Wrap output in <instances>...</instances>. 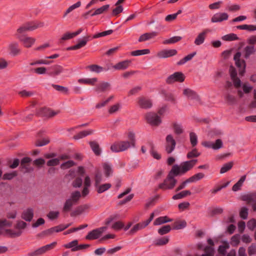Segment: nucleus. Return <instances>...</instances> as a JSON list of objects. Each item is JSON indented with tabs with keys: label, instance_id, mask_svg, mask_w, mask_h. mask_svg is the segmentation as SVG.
I'll return each mask as SVG.
<instances>
[{
	"label": "nucleus",
	"instance_id": "f257e3e1",
	"mask_svg": "<svg viewBox=\"0 0 256 256\" xmlns=\"http://www.w3.org/2000/svg\"><path fill=\"white\" fill-rule=\"evenodd\" d=\"M198 162V160L194 159L184 162L180 165L174 164L172 168V172L175 176L182 175L190 170Z\"/></svg>",
	"mask_w": 256,
	"mask_h": 256
},
{
	"label": "nucleus",
	"instance_id": "f03ea898",
	"mask_svg": "<svg viewBox=\"0 0 256 256\" xmlns=\"http://www.w3.org/2000/svg\"><path fill=\"white\" fill-rule=\"evenodd\" d=\"M174 176H176L172 172L171 170L164 182L159 184V188L163 190L172 189L177 182L176 180L174 178Z\"/></svg>",
	"mask_w": 256,
	"mask_h": 256
},
{
	"label": "nucleus",
	"instance_id": "7ed1b4c3",
	"mask_svg": "<svg viewBox=\"0 0 256 256\" xmlns=\"http://www.w3.org/2000/svg\"><path fill=\"white\" fill-rule=\"evenodd\" d=\"M81 194L79 191L72 192L70 198L65 202V212L71 210L72 206L78 203Z\"/></svg>",
	"mask_w": 256,
	"mask_h": 256
},
{
	"label": "nucleus",
	"instance_id": "20e7f679",
	"mask_svg": "<svg viewBox=\"0 0 256 256\" xmlns=\"http://www.w3.org/2000/svg\"><path fill=\"white\" fill-rule=\"evenodd\" d=\"M44 26V23L42 22H32L26 23L17 30L18 34H23L27 31H32L38 28H42Z\"/></svg>",
	"mask_w": 256,
	"mask_h": 256
},
{
	"label": "nucleus",
	"instance_id": "39448f33",
	"mask_svg": "<svg viewBox=\"0 0 256 256\" xmlns=\"http://www.w3.org/2000/svg\"><path fill=\"white\" fill-rule=\"evenodd\" d=\"M132 147L128 141H119L114 142L110 146V150L114 152H118L126 150Z\"/></svg>",
	"mask_w": 256,
	"mask_h": 256
},
{
	"label": "nucleus",
	"instance_id": "423d86ee",
	"mask_svg": "<svg viewBox=\"0 0 256 256\" xmlns=\"http://www.w3.org/2000/svg\"><path fill=\"white\" fill-rule=\"evenodd\" d=\"M184 80L185 76L184 74L182 72H178L170 75L166 79V82L168 84H170L176 82H182Z\"/></svg>",
	"mask_w": 256,
	"mask_h": 256
},
{
	"label": "nucleus",
	"instance_id": "0eeeda50",
	"mask_svg": "<svg viewBox=\"0 0 256 256\" xmlns=\"http://www.w3.org/2000/svg\"><path fill=\"white\" fill-rule=\"evenodd\" d=\"M56 244V242H53L50 244H46L44 246H43L36 250L29 252L28 254V256H38L41 254H42L54 248Z\"/></svg>",
	"mask_w": 256,
	"mask_h": 256
},
{
	"label": "nucleus",
	"instance_id": "6e6552de",
	"mask_svg": "<svg viewBox=\"0 0 256 256\" xmlns=\"http://www.w3.org/2000/svg\"><path fill=\"white\" fill-rule=\"evenodd\" d=\"M154 216V213L152 212L150 214V217L148 219L134 225L129 232L130 234H133L138 230H142L148 226L150 222L153 220Z\"/></svg>",
	"mask_w": 256,
	"mask_h": 256
},
{
	"label": "nucleus",
	"instance_id": "1a4fd4ad",
	"mask_svg": "<svg viewBox=\"0 0 256 256\" xmlns=\"http://www.w3.org/2000/svg\"><path fill=\"white\" fill-rule=\"evenodd\" d=\"M107 228L106 226L100 227L90 232L86 236V239L88 240H93L98 239L100 237L102 234L106 231Z\"/></svg>",
	"mask_w": 256,
	"mask_h": 256
},
{
	"label": "nucleus",
	"instance_id": "9d476101",
	"mask_svg": "<svg viewBox=\"0 0 256 256\" xmlns=\"http://www.w3.org/2000/svg\"><path fill=\"white\" fill-rule=\"evenodd\" d=\"M146 118L147 122L152 126H158L162 122L160 117L154 112L146 114Z\"/></svg>",
	"mask_w": 256,
	"mask_h": 256
},
{
	"label": "nucleus",
	"instance_id": "9b49d317",
	"mask_svg": "<svg viewBox=\"0 0 256 256\" xmlns=\"http://www.w3.org/2000/svg\"><path fill=\"white\" fill-rule=\"evenodd\" d=\"M176 142L172 134H168L166 138L165 150L168 154H171L175 148Z\"/></svg>",
	"mask_w": 256,
	"mask_h": 256
},
{
	"label": "nucleus",
	"instance_id": "f8f14e48",
	"mask_svg": "<svg viewBox=\"0 0 256 256\" xmlns=\"http://www.w3.org/2000/svg\"><path fill=\"white\" fill-rule=\"evenodd\" d=\"M138 100V106L142 108H150L152 106V100L150 99L146 98L145 97L140 96L139 97Z\"/></svg>",
	"mask_w": 256,
	"mask_h": 256
},
{
	"label": "nucleus",
	"instance_id": "ddd939ff",
	"mask_svg": "<svg viewBox=\"0 0 256 256\" xmlns=\"http://www.w3.org/2000/svg\"><path fill=\"white\" fill-rule=\"evenodd\" d=\"M177 54L176 50H164L157 53V56L160 58H164L176 55Z\"/></svg>",
	"mask_w": 256,
	"mask_h": 256
},
{
	"label": "nucleus",
	"instance_id": "4468645a",
	"mask_svg": "<svg viewBox=\"0 0 256 256\" xmlns=\"http://www.w3.org/2000/svg\"><path fill=\"white\" fill-rule=\"evenodd\" d=\"M228 18V15L226 12H218L215 14L211 18L212 22H220L226 20Z\"/></svg>",
	"mask_w": 256,
	"mask_h": 256
},
{
	"label": "nucleus",
	"instance_id": "2eb2a0df",
	"mask_svg": "<svg viewBox=\"0 0 256 256\" xmlns=\"http://www.w3.org/2000/svg\"><path fill=\"white\" fill-rule=\"evenodd\" d=\"M56 112L47 108H41L37 112V114L40 116L46 118H50L56 115Z\"/></svg>",
	"mask_w": 256,
	"mask_h": 256
},
{
	"label": "nucleus",
	"instance_id": "dca6fc26",
	"mask_svg": "<svg viewBox=\"0 0 256 256\" xmlns=\"http://www.w3.org/2000/svg\"><path fill=\"white\" fill-rule=\"evenodd\" d=\"M18 38L26 48H30L35 42L36 39L32 37H22L18 36Z\"/></svg>",
	"mask_w": 256,
	"mask_h": 256
},
{
	"label": "nucleus",
	"instance_id": "f3484780",
	"mask_svg": "<svg viewBox=\"0 0 256 256\" xmlns=\"http://www.w3.org/2000/svg\"><path fill=\"white\" fill-rule=\"evenodd\" d=\"M210 32V30L206 29L200 33L194 40V44L196 46H200L203 44L206 38V34Z\"/></svg>",
	"mask_w": 256,
	"mask_h": 256
},
{
	"label": "nucleus",
	"instance_id": "a211bd4d",
	"mask_svg": "<svg viewBox=\"0 0 256 256\" xmlns=\"http://www.w3.org/2000/svg\"><path fill=\"white\" fill-rule=\"evenodd\" d=\"M89 38L90 36H86L84 37L82 39L80 40L76 44L68 47L66 48V50H76L84 46L88 41Z\"/></svg>",
	"mask_w": 256,
	"mask_h": 256
},
{
	"label": "nucleus",
	"instance_id": "6ab92c4d",
	"mask_svg": "<svg viewBox=\"0 0 256 256\" xmlns=\"http://www.w3.org/2000/svg\"><path fill=\"white\" fill-rule=\"evenodd\" d=\"M10 54L13 56H16L21 53V50L19 48L18 44L17 42H12L8 46Z\"/></svg>",
	"mask_w": 256,
	"mask_h": 256
},
{
	"label": "nucleus",
	"instance_id": "aec40b11",
	"mask_svg": "<svg viewBox=\"0 0 256 256\" xmlns=\"http://www.w3.org/2000/svg\"><path fill=\"white\" fill-rule=\"evenodd\" d=\"M90 206L86 204L80 206L71 212L70 216H75L80 215L85 211L88 210L90 208Z\"/></svg>",
	"mask_w": 256,
	"mask_h": 256
},
{
	"label": "nucleus",
	"instance_id": "412c9836",
	"mask_svg": "<svg viewBox=\"0 0 256 256\" xmlns=\"http://www.w3.org/2000/svg\"><path fill=\"white\" fill-rule=\"evenodd\" d=\"M183 94L188 98L200 100V98L198 94L193 90L187 88L184 90Z\"/></svg>",
	"mask_w": 256,
	"mask_h": 256
},
{
	"label": "nucleus",
	"instance_id": "4be33fe9",
	"mask_svg": "<svg viewBox=\"0 0 256 256\" xmlns=\"http://www.w3.org/2000/svg\"><path fill=\"white\" fill-rule=\"evenodd\" d=\"M21 217L26 221L30 222L34 217V210L32 208L26 209L22 212Z\"/></svg>",
	"mask_w": 256,
	"mask_h": 256
},
{
	"label": "nucleus",
	"instance_id": "5701e85b",
	"mask_svg": "<svg viewBox=\"0 0 256 256\" xmlns=\"http://www.w3.org/2000/svg\"><path fill=\"white\" fill-rule=\"evenodd\" d=\"M158 34V32H146L142 34L138 38L139 42H143L154 38Z\"/></svg>",
	"mask_w": 256,
	"mask_h": 256
},
{
	"label": "nucleus",
	"instance_id": "b1692460",
	"mask_svg": "<svg viewBox=\"0 0 256 256\" xmlns=\"http://www.w3.org/2000/svg\"><path fill=\"white\" fill-rule=\"evenodd\" d=\"M130 63V60H125L118 62L112 67L116 70H124L129 66Z\"/></svg>",
	"mask_w": 256,
	"mask_h": 256
},
{
	"label": "nucleus",
	"instance_id": "393cba45",
	"mask_svg": "<svg viewBox=\"0 0 256 256\" xmlns=\"http://www.w3.org/2000/svg\"><path fill=\"white\" fill-rule=\"evenodd\" d=\"M87 70H90L91 72H95L96 73H100L103 71H107L108 70V68H105L97 64H92L86 67Z\"/></svg>",
	"mask_w": 256,
	"mask_h": 256
},
{
	"label": "nucleus",
	"instance_id": "a878e982",
	"mask_svg": "<svg viewBox=\"0 0 256 256\" xmlns=\"http://www.w3.org/2000/svg\"><path fill=\"white\" fill-rule=\"evenodd\" d=\"M6 233L12 238H16L20 236L22 234L21 230H13L11 229H8L5 230Z\"/></svg>",
	"mask_w": 256,
	"mask_h": 256
},
{
	"label": "nucleus",
	"instance_id": "bb28decb",
	"mask_svg": "<svg viewBox=\"0 0 256 256\" xmlns=\"http://www.w3.org/2000/svg\"><path fill=\"white\" fill-rule=\"evenodd\" d=\"M91 148L96 156H100L101 153V150L99 144L95 141L90 142H89Z\"/></svg>",
	"mask_w": 256,
	"mask_h": 256
},
{
	"label": "nucleus",
	"instance_id": "cd10ccee",
	"mask_svg": "<svg viewBox=\"0 0 256 256\" xmlns=\"http://www.w3.org/2000/svg\"><path fill=\"white\" fill-rule=\"evenodd\" d=\"M172 221V219L169 218L168 216H160L155 220L154 222V226L160 225L168 222H170Z\"/></svg>",
	"mask_w": 256,
	"mask_h": 256
},
{
	"label": "nucleus",
	"instance_id": "c85d7f7f",
	"mask_svg": "<svg viewBox=\"0 0 256 256\" xmlns=\"http://www.w3.org/2000/svg\"><path fill=\"white\" fill-rule=\"evenodd\" d=\"M242 200L248 204L254 202L256 200V192L244 195L242 197Z\"/></svg>",
	"mask_w": 256,
	"mask_h": 256
},
{
	"label": "nucleus",
	"instance_id": "c756f323",
	"mask_svg": "<svg viewBox=\"0 0 256 256\" xmlns=\"http://www.w3.org/2000/svg\"><path fill=\"white\" fill-rule=\"evenodd\" d=\"M192 192L190 190H185L182 191L180 192L173 196L172 199L174 200L181 199L187 196H190Z\"/></svg>",
	"mask_w": 256,
	"mask_h": 256
},
{
	"label": "nucleus",
	"instance_id": "7c9ffc66",
	"mask_svg": "<svg viewBox=\"0 0 256 256\" xmlns=\"http://www.w3.org/2000/svg\"><path fill=\"white\" fill-rule=\"evenodd\" d=\"M235 64L236 66L240 68L239 74L240 76H243L246 68V64L244 60H238V61H235Z\"/></svg>",
	"mask_w": 256,
	"mask_h": 256
},
{
	"label": "nucleus",
	"instance_id": "2f4dec72",
	"mask_svg": "<svg viewBox=\"0 0 256 256\" xmlns=\"http://www.w3.org/2000/svg\"><path fill=\"white\" fill-rule=\"evenodd\" d=\"M110 87V83L108 82H104L100 84L95 88V90L97 92H103L108 90Z\"/></svg>",
	"mask_w": 256,
	"mask_h": 256
},
{
	"label": "nucleus",
	"instance_id": "473e14b6",
	"mask_svg": "<svg viewBox=\"0 0 256 256\" xmlns=\"http://www.w3.org/2000/svg\"><path fill=\"white\" fill-rule=\"evenodd\" d=\"M172 128L174 134L179 135L184 132V129L181 124L177 122H174L172 124Z\"/></svg>",
	"mask_w": 256,
	"mask_h": 256
},
{
	"label": "nucleus",
	"instance_id": "72a5a7b5",
	"mask_svg": "<svg viewBox=\"0 0 256 256\" xmlns=\"http://www.w3.org/2000/svg\"><path fill=\"white\" fill-rule=\"evenodd\" d=\"M92 133V130H83L79 133L77 134L75 136H73L74 139L75 140H78L79 139L82 138L89 134H90Z\"/></svg>",
	"mask_w": 256,
	"mask_h": 256
},
{
	"label": "nucleus",
	"instance_id": "f704fd0d",
	"mask_svg": "<svg viewBox=\"0 0 256 256\" xmlns=\"http://www.w3.org/2000/svg\"><path fill=\"white\" fill-rule=\"evenodd\" d=\"M104 174L106 177H109L112 173V166L108 162H104L102 164Z\"/></svg>",
	"mask_w": 256,
	"mask_h": 256
},
{
	"label": "nucleus",
	"instance_id": "c9c22d12",
	"mask_svg": "<svg viewBox=\"0 0 256 256\" xmlns=\"http://www.w3.org/2000/svg\"><path fill=\"white\" fill-rule=\"evenodd\" d=\"M246 178V176L244 175L242 176L239 180L234 184L232 188V190L234 192L238 191L240 189L241 186H242L243 182H244Z\"/></svg>",
	"mask_w": 256,
	"mask_h": 256
},
{
	"label": "nucleus",
	"instance_id": "e433bc0d",
	"mask_svg": "<svg viewBox=\"0 0 256 256\" xmlns=\"http://www.w3.org/2000/svg\"><path fill=\"white\" fill-rule=\"evenodd\" d=\"M98 81L96 78H80L78 80L80 84H84L94 86V84Z\"/></svg>",
	"mask_w": 256,
	"mask_h": 256
},
{
	"label": "nucleus",
	"instance_id": "4c0bfd02",
	"mask_svg": "<svg viewBox=\"0 0 256 256\" xmlns=\"http://www.w3.org/2000/svg\"><path fill=\"white\" fill-rule=\"evenodd\" d=\"M236 28L239 30H246L248 32L256 30V26L252 24H242L236 26Z\"/></svg>",
	"mask_w": 256,
	"mask_h": 256
},
{
	"label": "nucleus",
	"instance_id": "58836bf2",
	"mask_svg": "<svg viewBox=\"0 0 256 256\" xmlns=\"http://www.w3.org/2000/svg\"><path fill=\"white\" fill-rule=\"evenodd\" d=\"M186 222L185 220H180L174 222L172 224L174 230H180L186 227Z\"/></svg>",
	"mask_w": 256,
	"mask_h": 256
},
{
	"label": "nucleus",
	"instance_id": "ea45409f",
	"mask_svg": "<svg viewBox=\"0 0 256 256\" xmlns=\"http://www.w3.org/2000/svg\"><path fill=\"white\" fill-rule=\"evenodd\" d=\"M196 54V52H195L188 54V56H186L184 58L180 60L179 62H177V64L178 66L184 64L188 61L191 60L192 58Z\"/></svg>",
	"mask_w": 256,
	"mask_h": 256
},
{
	"label": "nucleus",
	"instance_id": "a19ab883",
	"mask_svg": "<svg viewBox=\"0 0 256 256\" xmlns=\"http://www.w3.org/2000/svg\"><path fill=\"white\" fill-rule=\"evenodd\" d=\"M111 186V184L109 183L104 184L102 185H100L99 184L98 186L96 187L97 188L96 190L98 194H101L108 190Z\"/></svg>",
	"mask_w": 256,
	"mask_h": 256
},
{
	"label": "nucleus",
	"instance_id": "79ce46f5",
	"mask_svg": "<svg viewBox=\"0 0 256 256\" xmlns=\"http://www.w3.org/2000/svg\"><path fill=\"white\" fill-rule=\"evenodd\" d=\"M161 93L164 96L166 100L170 101L174 104L176 103V100L172 94L170 92H166L164 90H162Z\"/></svg>",
	"mask_w": 256,
	"mask_h": 256
},
{
	"label": "nucleus",
	"instance_id": "37998d69",
	"mask_svg": "<svg viewBox=\"0 0 256 256\" xmlns=\"http://www.w3.org/2000/svg\"><path fill=\"white\" fill-rule=\"evenodd\" d=\"M150 53V50L149 49L138 50L132 52L131 55L132 56H138L148 54Z\"/></svg>",
	"mask_w": 256,
	"mask_h": 256
},
{
	"label": "nucleus",
	"instance_id": "c03bdc74",
	"mask_svg": "<svg viewBox=\"0 0 256 256\" xmlns=\"http://www.w3.org/2000/svg\"><path fill=\"white\" fill-rule=\"evenodd\" d=\"M82 31V28H80L77 31L74 32H65V40H69L73 38L74 37L78 35Z\"/></svg>",
	"mask_w": 256,
	"mask_h": 256
},
{
	"label": "nucleus",
	"instance_id": "a18cd8bd",
	"mask_svg": "<svg viewBox=\"0 0 256 256\" xmlns=\"http://www.w3.org/2000/svg\"><path fill=\"white\" fill-rule=\"evenodd\" d=\"M110 8L109 4H106L102 7L96 9L94 12L92 14V16H94L98 14H100L106 11Z\"/></svg>",
	"mask_w": 256,
	"mask_h": 256
},
{
	"label": "nucleus",
	"instance_id": "49530a36",
	"mask_svg": "<svg viewBox=\"0 0 256 256\" xmlns=\"http://www.w3.org/2000/svg\"><path fill=\"white\" fill-rule=\"evenodd\" d=\"M222 39L225 41H232L234 40H238L239 38L236 34L231 33L223 36L222 37Z\"/></svg>",
	"mask_w": 256,
	"mask_h": 256
},
{
	"label": "nucleus",
	"instance_id": "de8ad7c7",
	"mask_svg": "<svg viewBox=\"0 0 256 256\" xmlns=\"http://www.w3.org/2000/svg\"><path fill=\"white\" fill-rule=\"evenodd\" d=\"M233 164L234 163L232 162H229L224 164L220 168V173L224 174L227 172L232 168Z\"/></svg>",
	"mask_w": 256,
	"mask_h": 256
},
{
	"label": "nucleus",
	"instance_id": "09e8293b",
	"mask_svg": "<svg viewBox=\"0 0 256 256\" xmlns=\"http://www.w3.org/2000/svg\"><path fill=\"white\" fill-rule=\"evenodd\" d=\"M30 71L31 72L38 74H43L46 73V68L44 67H39L37 68H31Z\"/></svg>",
	"mask_w": 256,
	"mask_h": 256
},
{
	"label": "nucleus",
	"instance_id": "8fccbe9b",
	"mask_svg": "<svg viewBox=\"0 0 256 256\" xmlns=\"http://www.w3.org/2000/svg\"><path fill=\"white\" fill-rule=\"evenodd\" d=\"M256 51V50L254 46H246L244 48L245 55L244 56L246 58H248L250 55L254 54Z\"/></svg>",
	"mask_w": 256,
	"mask_h": 256
},
{
	"label": "nucleus",
	"instance_id": "3c124183",
	"mask_svg": "<svg viewBox=\"0 0 256 256\" xmlns=\"http://www.w3.org/2000/svg\"><path fill=\"white\" fill-rule=\"evenodd\" d=\"M78 244L77 240H74L73 241L65 244V248H71L72 252L76 251V248Z\"/></svg>",
	"mask_w": 256,
	"mask_h": 256
},
{
	"label": "nucleus",
	"instance_id": "603ef678",
	"mask_svg": "<svg viewBox=\"0 0 256 256\" xmlns=\"http://www.w3.org/2000/svg\"><path fill=\"white\" fill-rule=\"evenodd\" d=\"M200 155V153L199 152L196 148H194L190 152H189L187 154L186 157L188 159H190L193 158H197Z\"/></svg>",
	"mask_w": 256,
	"mask_h": 256
},
{
	"label": "nucleus",
	"instance_id": "864d4df0",
	"mask_svg": "<svg viewBox=\"0 0 256 256\" xmlns=\"http://www.w3.org/2000/svg\"><path fill=\"white\" fill-rule=\"evenodd\" d=\"M204 174L200 172L188 178V179L190 182H192L202 179L204 178Z\"/></svg>",
	"mask_w": 256,
	"mask_h": 256
},
{
	"label": "nucleus",
	"instance_id": "5fc2aeb1",
	"mask_svg": "<svg viewBox=\"0 0 256 256\" xmlns=\"http://www.w3.org/2000/svg\"><path fill=\"white\" fill-rule=\"evenodd\" d=\"M182 40V37L179 36H173L168 40H166L163 42V44H174Z\"/></svg>",
	"mask_w": 256,
	"mask_h": 256
},
{
	"label": "nucleus",
	"instance_id": "6e6d98bb",
	"mask_svg": "<svg viewBox=\"0 0 256 256\" xmlns=\"http://www.w3.org/2000/svg\"><path fill=\"white\" fill-rule=\"evenodd\" d=\"M170 225H166L162 226L161 228L158 229V232L160 235H164L170 232Z\"/></svg>",
	"mask_w": 256,
	"mask_h": 256
},
{
	"label": "nucleus",
	"instance_id": "4d7b16f0",
	"mask_svg": "<svg viewBox=\"0 0 256 256\" xmlns=\"http://www.w3.org/2000/svg\"><path fill=\"white\" fill-rule=\"evenodd\" d=\"M224 98L226 102L230 104H233L236 102V98L229 94L226 95Z\"/></svg>",
	"mask_w": 256,
	"mask_h": 256
},
{
	"label": "nucleus",
	"instance_id": "13d9d810",
	"mask_svg": "<svg viewBox=\"0 0 256 256\" xmlns=\"http://www.w3.org/2000/svg\"><path fill=\"white\" fill-rule=\"evenodd\" d=\"M112 32H113V30H108L104 31V32H99L98 34H94L93 36V38H98L100 37L105 36H106L111 34Z\"/></svg>",
	"mask_w": 256,
	"mask_h": 256
},
{
	"label": "nucleus",
	"instance_id": "bf43d9fd",
	"mask_svg": "<svg viewBox=\"0 0 256 256\" xmlns=\"http://www.w3.org/2000/svg\"><path fill=\"white\" fill-rule=\"evenodd\" d=\"M240 235L236 234L231 238V244L234 246H238L240 243Z\"/></svg>",
	"mask_w": 256,
	"mask_h": 256
},
{
	"label": "nucleus",
	"instance_id": "052dcab7",
	"mask_svg": "<svg viewBox=\"0 0 256 256\" xmlns=\"http://www.w3.org/2000/svg\"><path fill=\"white\" fill-rule=\"evenodd\" d=\"M102 174L99 170H97L95 174L94 180H95V186L98 187V185L100 184L102 181Z\"/></svg>",
	"mask_w": 256,
	"mask_h": 256
},
{
	"label": "nucleus",
	"instance_id": "680f3d73",
	"mask_svg": "<svg viewBox=\"0 0 256 256\" xmlns=\"http://www.w3.org/2000/svg\"><path fill=\"white\" fill-rule=\"evenodd\" d=\"M128 138L130 140L129 142L130 143V144L132 146V148L135 147L136 145V138H135V134L132 132H130L128 133Z\"/></svg>",
	"mask_w": 256,
	"mask_h": 256
},
{
	"label": "nucleus",
	"instance_id": "e2e57ef3",
	"mask_svg": "<svg viewBox=\"0 0 256 256\" xmlns=\"http://www.w3.org/2000/svg\"><path fill=\"white\" fill-rule=\"evenodd\" d=\"M81 6V2L80 1L70 6L65 12V16L70 13L74 9L79 8Z\"/></svg>",
	"mask_w": 256,
	"mask_h": 256
},
{
	"label": "nucleus",
	"instance_id": "0e129e2a",
	"mask_svg": "<svg viewBox=\"0 0 256 256\" xmlns=\"http://www.w3.org/2000/svg\"><path fill=\"white\" fill-rule=\"evenodd\" d=\"M26 223L22 221V220H18L16 222V224L14 226L15 228L18 230H23L26 228Z\"/></svg>",
	"mask_w": 256,
	"mask_h": 256
},
{
	"label": "nucleus",
	"instance_id": "69168bd1",
	"mask_svg": "<svg viewBox=\"0 0 256 256\" xmlns=\"http://www.w3.org/2000/svg\"><path fill=\"white\" fill-rule=\"evenodd\" d=\"M190 141L192 146H195L197 144V136L194 132H191L190 134Z\"/></svg>",
	"mask_w": 256,
	"mask_h": 256
},
{
	"label": "nucleus",
	"instance_id": "338daca9",
	"mask_svg": "<svg viewBox=\"0 0 256 256\" xmlns=\"http://www.w3.org/2000/svg\"><path fill=\"white\" fill-rule=\"evenodd\" d=\"M151 150L150 154L156 160H160L161 158V156L156 151L154 150V146L152 144H150Z\"/></svg>",
	"mask_w": 256,
	"mask_h": 256
},
{
	"label": "nucleus",
	"instance_id": "774afa93",
	"mask_svg": "<svg viewBox=\"0 0 256 256\" xmlns=\"http://www.w3.org/2000/svg\"><path fill=\"white\" fill-rule=\"evenodd\" d=\"M168 238H162L156 240L155 242V244L156 246H162L166 244L168 242Z\"/></svg>",
	"mask_w": 256,
	"mask_h": 256
}]
</instances>
